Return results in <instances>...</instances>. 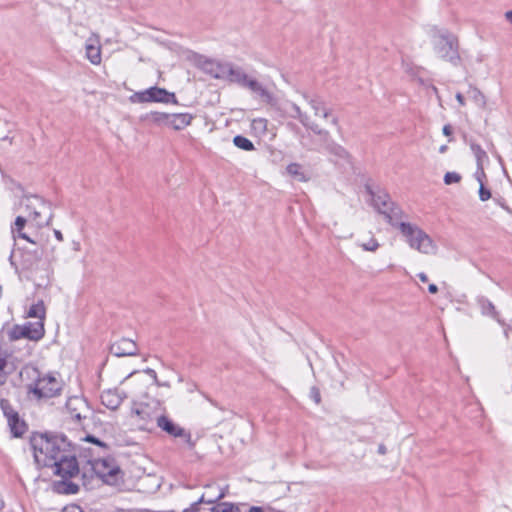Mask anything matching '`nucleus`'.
<instances>
[{"instance_id": "nucleus-35", "label": "nucleus", "mask_w": 512, "mask_h": 512, "mask_svg": "<svg viewBox=\"0 0 512 512\" xmlns=\"http://www.w3.org/2000/svg\"><path fill=\"white\" fill-rule=\"evenodd\" d=\"M360 246L365 251L374 252V251H376L378 249L379 243H378V241L374 237H372V238L369 239L368 242L361 243Z\"/></svg>"}, {"instance_id": "nucleus-17", "label": "nucleus", "mask_w": 512, "mask_h": 512, "mask_svg": "<svg viewBox=\"0 0 512 512\" xmlns=\"http://www.w3.org/2000/svg\"><path fill=\"white\" fill-rule=\"evenodd\" d=\"M66 408L71 418L77 421L87 419L91 413L87 403L79 397L70 398L66 403Z\"/></svg>"}, {"instance_id": "nucleus-34", "label": "nucleus", "mask_w": 512, "mask_h": 512, "mask_svg": "<svg viewBox=\"0 0 512 512\" xmlns=\"http://www.w3.org/2000/svg\"><path fill=\"white\" fill-rule=\"evenodd\" d=\"M462 177L459 173L457 172H447L445 175H444V183L446 185H451V184H454V183H459L461 181Z\"/></svg>"}, {"instance_id": "nucleus-55", "label": "nucleus", "mask_w": 512, "mask_h": 512, "mask_svg": "<svg viewBox=\"0 0 512 512\" xmlns=\"http://www.w3.org/2000/svg\"><path fill=\"white\" fill-rule=\"evenodd\" d=\"M160 384H161L160 386L170 387V385H169V383H168V382H164V383H161V382H160Z\"/></svg>"}, {"instance_id": "nucleus-46", "label": "nucleus", "mask_w": 512, "mask_h": 512, "mask_svg": "<svg viewBox=\"0 0 512 512\" xmlns=\"http://www.w3.org/2000/svg\"><path fill=\"white\" fill-rule=\"evenodd\" d=\"M64 512H83L79 506H72L68 509H65Z\"/></svg>"}, {"instance_id": "nucleus-31", "label": "nucleus", "mask_w": 512, "mask_h": 512, "mask_svg": "<svg viewBox=\"0 0 512 512\" xmlns=\"http://www.w3.org/2000/svg\"><path fill=\"white\" fill-rule=\"evenodd\" d=\"M0 408L6 419L13 418V416L17 415L18 412L15 410L13 405L9 400L1 398L0 399Z\"/></svg>"}, {"instance_id": "nucleus-38", "label": "nucleus", "mask_w": 512, "mask_h": 512, "mask_svg": "<svg viewBox=\"0 0 512 512\" xmlns=\"http://www.w3.org/2000/svg\"><path fill=\"white\" fill-rule=\"evenodd\" d=\"M310 397L314 400L316 404H319L321 402L320 390L316 386L311 387Z\"/></svg>"}, {"instance_id": "nucleus-29", "label": "nucleus", "mask_w": 512, "mask_h": 512, "mask_svg": "<svg viewBox=\"0 0 512 512\" xmlns=\"http://www.w3.org/2000/svg\"><path fill=\"white\" fill-rule=\"evenodd\" d=\"M233 143L237 148L241 150L253 151L255 149V146L252 143V141L242 135L235 136L233 138Z\"/></svg>"}, {"instance_id": "nucleus-45", "label": "nucleus", "mask_w": 512, "mask_h": 512, "mask_svg": "<svg viewBox=\"0 0 512 512\" xmlns=\"http://www.w3.org/2000/svg\"><path fill=\"white\" fill-rule=\"evenodd\" d=\"M452 131H453V129H452L451 125H449V124H447L443 127V134L445 136H450L452 134Z\"/></svg>"}, {"instance_id": "nucleus-37", "label": "nucleus", "mask_w": 512, "mask_h": 512, "mask_svg": "<svg viewBox=\"0 0 512 512\" xmlns=\"http://www.w3.org/2000/svg\"><path fill=\"white\" fill-rule=\"evenodd\" d=\"M60 486L65 487L63 489V492H65L67 494H75L78 492V489H79L78 485L74 484L72 482H69V483L63 482L60 484Z\"/></svg>"}, {"instance_id": "nucleus-9", "label": "nucleus", "mask_w": 512, "mask_h": 512, "mask_svg": "<svg viewBox=\"0 0 512 512\" xmlns=\"http://www.w3.org/2000/svg\"><path fill=\"white\" fill-rule=\"evenodd\" d=\"M160 414L148 404H140L131 412L132 423L140 430L152 431Z\"/></svg>"}, {"instance_id": "nucleus-15", "label": "nucleus", "mask_w": 512, "mask_h": 512, "mask_svg": "<svg viewBox=\"0 0 512 512\" xmlns=\"http://www.w3.org/2000/svg\"><path fill=\"white\" fill-rule=\"evenodd\" d=\"M371 195L372 205L374 208L377 209L379 213L383 214L387 221L392 225V220L389 217L390 213L392 214L394 210H402L390 200V197L386 193L374 194L371 192Z\"/></svg>"}, {"instance_id": "nucleus-52", "label": "nucleus", "mask_w": 512, "mask_h": 512, "mask_svg": "<svg viewBox=\"0 0 512 512\" xmlns=\"http://www.w3.org/2000/svg\"><path fill=\"white\" fill-rule=\"evenodd\" d=\"M54 235H55V237H56V239H57V240H59V241H63V235H62L61 231H59V230H54Z\"/></svg>"}, {"instance_id": "nucleus-11", "label": "nucleus", "mask_w": 512, "mask_h": 512, "mask_svg": "<svg viewBox=\"0 0 512 512\" xmlns=\"http://www.w3.org/2000/svg\"><path fill=\"white\" fill-rule=\"evenodd\" d=\"M17 266L22 272L27 273V277H30L36 271L40 269L42 262V252L39 250H26L22 249L19 253V258L16 260Z\"/></svg>"}, {"instance_id": "nucleus-41", "label": "nucleus", "mask_w": 512, "mask_h": 512, "mask_svg": "<svg viewBox=\"0 0 512 512\" xmlns=\"http://www.w3.org/2000/svg\"><path fill=\"white\" fill-rule=\"evenodd\" d=\"M85 440L98 445L99 447H101L104 450H107V448H108V446L104 442L100 441L99 439L95 438L94 436L89 435L85 438Z\"/></svg>"}, {"instance_id": "nucleus-33", "label": "nucleus", "mask_w": 512, "mask_h": 512, "mask_svg": "<svg viewBox=\"0 0 512 512\" xmlns=\"http://www.w3.org/2000/svg\"><path fill=\"white\" fill-rule=\"evenodd\" d=\"M225 497V493L224 491H220L214 498H207L205 494H203L198 501H196V503H198V505L202 504V503H206V504H214L218 501H220L221 499H223Z\"/></svg>"}, {"instance_id": "nucleus-18", "label": "nucleus", "mask_w": 512, "mask_h": 512, "mask_svg": "<svg viewBox=\"0 0 512 512\" xmlns=\"http://www.w3.org/2000/svg\"><path fill=\"white\" fill-rule=\"evenodd\" d=\"M137 351L136 343L127 338H122L110 346V352L117 357L133 356Z\"/></svg>"}, {"instance_id": "nucleus-43", "label": "nucleus", "mask_w": 512, "mask_h": 512, "mask_svg": "<svg viewBox=\"0 0 512 512\" xmlns=\"http://www.w3.org/2000/svg\"><path fill=\"white\" fill-rule=\"evenodd\" d=\"M266 124H267V120L264 119V118H258V119H254L253 120V126L255 128H258V127H263L265 128L266 127Z\"/></svg>"}, {"instance_id": "nucleus-47", "label": "nucleus", "mask_w": 512, "mask_h": 512, "mask_svg": "<svg viewBox=\"0 0 512 512\" xmlns=\"http://www.w3.org/2000/svg\"><path fill=\"white\" fill-rule=\"evenodd\" d=\"M378 453L381 455H385L387 453V448L384 444H380L378 446Z\"/></svg>"}, {"instance_id": "nucleus-21", "label": "nucleus", "mask_w": 512, "mask_h": 512, "mask_svg": "<svg viewBox=\"0 0 512 512\" xmlns=\"http://www.w3.org/2000/svg\"><path fill=\"white\" fill-rule=\"evenodd\" d=\"M477 303L483 315L489 316L502 324L499 312L496 310L494 304L490 300H488L486 297L481 296L477 299Z\"/></svg>"}, {"instance_id": "nucleus-24", "label": "nucleus", "mask_w": 512, "mask_h": 512, "mask_svg": "<svg viewBox=\"0 0 512 512\" xmlns=\"http://www.w3.org/2000/svg\"><path fill=\"white\" fill-rule=\"evenodd\" d=\"M86 57L94 65L101 63V48L95 40L89 39L86 43Z\"/></svg>"}, {"instance_id": "nucleus-5", "label": "nucleus", "mask_w": 512, "mask_h": 512, "mask_svg": "<svg viewBox=\"0 0 512 512\" xmlns=\"http://www.w3.org/2000/svg\"><path fill=\"white\" fill-rule=\"evenodd\" d=\"M287 113L290 117L298 119L304 127L321 136L324 149L328 153L333 154L341 159H344L348 156L347 151L341 145L337 144L331 139L330 133L327 130L321 129L319 125L311 122L309 116L302 112L301 108L297 104L288 102Z\"/></svg>"}, {"instance_id": "nucleus-19", "label": "nucleus", "mask_w": 512, "mask_h": 512, "mask_svg": "<svg viewBox=\"0 0 512 512\" xmlns=\"http://www.w3.org/2000/svg\"><path fill=\"white\" fill-rule=\"evenodd\" d=\"M310 107L314 111L315 116L327 119L331 116V109L327 108L325 102L318 96L309 97L307 94H303Z\"/></svg>"}, {"instance_id": "nucleus-44", "label": "nucleus", "mask_w": 512, "mask_h": 512, "mask_svg": "<svg viewBox=\"0 0 512 512\" xmlns=\"http://www.w3.org/2000/svg\"><path fill=\"white\" fill-rule=\"evenodd\" d=\"M455 97H456V100L458 101V103H459L461 106H464V105H465V98H464V96H463V94H462V93L458 92V93L456 94V96H455Z\"/></svg>"}, {"instance_id": "nucleus-1", "label": "nucleus", "mask_w": 512, "mask_h": 512, "mask_svg": "<svg viewBox=\"0 0 512 512\" xmlns=\"http://www.w3.org/2000/svg\"><path fill=\"white\" fill-rule=\"evenodd\" d=\"M21 203L24 204L28 216L16 217L14 225L11 227L13 237H19L35 244L36 242L23 232V229L28 221H31L39 228L48 226L53 217L51 205L37 195L24 196Z\"/></svg>"}, {"instance_id": "nucleus-25", "label": "nucleus", "mask_w": 512, "mask_h": 512, "mask_svg": "<svg viewBox=\"0 0 512 512\" xmlns=\"http://www.w3.org/2000/svg\"><path fill=\"white\" fill-rule=\"evenodd\" d=\"M467 96L470 98L478 107L485 108L486 98L483 93L476 87H470L467 91Z\"/></svg>"}, {"instance_id": "nucleus-28", "label": "nucleus", "mask_w": 512, "mask_h": 512, "mask_svg": "<svg viewBox=\"0 0 512 512\" xmlns=\"http://www.w3.org/2000/svg\"><path fill=\"white\" fill-rule=\"evenodd\" d=\"M470 148L476 158L477 166H484V163L489 160L486 151L483 150L479 144L474 142L470 143Z\"/></svg>"}, {"instance_id": "nucleus-49", "label": "nucleus", "mask_w": 512, "mask_h": 512, "mask_svg": "<svg viewBox=\"0 0 512 512\" xmlns=\"http://www.w3.org/2000/svg\"><path fill=\"white\" fill-rule=\"evenodd\" d=\"M188 510H190V512H198L199 511V505L198 503L194 502L193 504H191V506L189 508H187Z\"/></svg>"}, {"instance_id": "nucleus-13", "label": "nucleus", "mask_w": 512, "mask_h": 512, "mask_svg": "<svg viewBox=\"0 0 512 512\" xmlns=\"http://www.w3.org/2000/svg\"><path fill=\"white\" fill-rule=\"evenodd\" d=\"M44 334V326L43 323L38 322L35 326L31 324L27 325H15L13 326L9 332L8 337L10 341H15L21 338H27L30 340H38Z\"/></svg>"}, {"instance_id": "nucleus-3", "label": "nucleus", "mask_w": 512, "mask_h": 512, "mask_svg": "<svg viewBox=\"0 0 512 512\" xmlns=\"http://www.w3.org/2000/svg\"><path fill=\"white\" fill-rule=\"evenodd\" d=\"M22 381L30 380L25 384L27 395L37 401L47 400L60 395L62 383L56 377L45 374L32 366H26L20 371Z\"/></svg>"}, {"instance_id": "nucleus-26", "label": "nucleus", "mask_w": 512, "mask_h": 512, "mask_svg": "<svg viewBox=\"0 0 512 512\" xmlns=\"http://www.w3.org/2000/svg\"><path fill=\"white\" fill-rule=\"evenodd\" d=\"M45 312L46 310L44 302L40 300L29 308L27 316L31 318H37L42 323V320L45 318Z\"/></svg>"}, {"instance_id": "nucleus-20", "label": "nucleus", "mask_w": 512, "mask_h": 512, "mask_svg": "<svg viewBox=\"0 0 512 512\" xmlns=\"http://www.w3.org/2000/svg\"><path fill=\"white\" fill-rule=\"evenodd\" d=\"M124 396L118 390H107L101 394L102 404L110 410H116L123 402Z\"/></svg>"}, {"instance_id": "nucleus-53", "label": "nucleus", "mask_w": 512, "mask_h": 512, "mask_svg": "<svg viewBox=\"0 0 512 512\" xmlns=\"http://www.w3.org/2000/svg\"><path fill=\"white\" fill-rule=\"evenodd\" d=\"M249 512H264L261 507L253 506L250 508Z\"/></svg>"}, {"instance_id": "nucleus-23", "label": "nucleus", "mask_w": 512, "mask_h": 512, "mask_svg": "<svg viewBox=\"0 0 512 512\" xmlns=\"http://www.w3.org/2000/svg\"><path fill=\"white\" fill-rule=\"evenodd\" d=\"M8 426L14 437H22L27 430V425L23 419L20 418L19 413L13 418L7 419Z\"/></svg>"}, {"instance_id": "nucleus-54", "label": "nucleus", "mask_w": 512, "mask_h": 512, "mask_svg": "<svg viewBox=\"0 0 512 512\" xmlns=\"http://www.w3.org/2000/svg\"><path fill=\"white\" fill-rule=\"evenodd\" d=\"M331 122H332L333 125H338V118L337 117H332Z\"/></svg>"}, {"instance_id": "nucleus-57", "label": "nucleus", "mask_w": 512, "mask_h": 512, "mask_svg": "<svg viewBox=\"0 0 512 512\" xmlns=\"http://www.w3.org/2000/svg\"><path fill=\"white\" fill-rule=\"evenodd\" d=\"M445 150H446V146H442V147L440 148V152H442V153H443Z\"/></svg>"}, {"instance_id": "nucleus-8", "label": "nucleus", "mask_w": 512, "mask_h": 512, "mask_svg": "<svg viewBox=\"0 0 512 512\" xmlns=\"http://www.w3.org/2000/svg\"><path fill=\"white\" fill-rule=\"evenodd\" d=\"M131 102L148 103V102H159V103H173L177 104V98L174 93L167 91L164 88L150 87L144 91L135 92L130 97Z\"/></svg>"}, {"instance_id": "nucleus-50", "label": "nucleus", "mask_w": 512, "mask_h": 512, "mask_svg": "<svg viewBox=\"0 0 512 512\" xmlns=\"http://www.w3.org/2000/svg\"><path fill=\"white\" fill-rule=\"evenodd\" d=\"M505 19L510 23L512 24V10H509L505 13Z\"/></svg>"}, {"instance_id": "nucleus-16", "label": "nucleus", "mask_w": 512, "mask_h": 512, "mask_svg": "<svg viewBox=\"0 0 512 512\" xmlns=\"http://www.w3.org/2000/svg\"><path fill=\"white\" fill-rule=\"evenodd\" d=\"M244 88L249 89L263 103L268 104V105L276 104V98L273 95V93L270 90H268L257 79L251 77Z\"/></svg>"}, {"instance_id": "nucleus-12", "label": "nucleus", "mask_w": 512, "mask_h": 512, "mask_svg": "<svg viewBox=\"0 0 512 512\" xmlns=\"http://www.w3.org/2000/svg\"><path fill=\"white\" fill-rule=\"evenodd\" d=\"M155 426L159 427L169 436L175 438H183L190 449H193L195 447V441L192 440L191 433L186 431L184 428L180 427L176 423H174L167 416L160 414L159 418H157Z\"/></svg>"}, {"instance_id": "nucleus-56", "label": "nucleus", "mask_w": 512, "mask_h": 512, "mask_svg": "<svg viewBox=\"0 0 512 512\" xmlns=\"http://www.w3.org/2000/svg\"><path fill=\"white\" fill-rule=\"evenodd\" d=\"M4 507V502L0 499V511L3 509Z\"/></svg>"}, {"instance_id": "nucleus-39", "label": "nucleus", "mask_w": 512, "mask_h": 512, "mask_svg": "<svg viewBox=\"0 0 512 512\" xmlns=\"http://www.w3.org/2000/svg\"><path fill=\"white\" fill-rule=\"evenodd\" d=\"M479 197L481 201H487L491 197V192L484 187V184L480 185Z\"/></svg>"}, {"instance_id": "nucleus-36", "label": "nucleus", "mask_w": 512, "mask_h": 512, "mask_svg": "<svg viewBox=\"0 0 512 512\" xmlns=\"http://www.w3.org/2000/svg\"><path fill=\"white\" fill-rule=\"evenodd\" d=\"M153 120L159 123H165L169 125V120L171 119V114L155 112L152 114Z\"/></svg>"}, {"instance_id": "nucleus-32", "label": "nucleus", "mask_w": 512, "mask_h": 512, "mask_svg": "<svg viewBox=\"0 0 512 512\" xmlns=\"http://www.w3.org/2000/svg\"><path fill=\"white\" fill-rule=\"evenodd\" d=\"M8 366V362L6 359V356H2L0 354V385H3L7 381L8 372L6 371V368Z\"/></svg>"}, {"instance_id": "nucleus-59", "label": "nucleus", "mask_w": 512, "mask_h": 512, "mask_svg": "<svg viewBox=\"0 0 512 512\" xmlns=\"http://www.w3.org/2000/svg\"><path fill=\"white\" fill-rule=\"evenodd\" d=\"M183 512H190V510H188V509H185V510H184Z\"/></svg>"}, {"instance_id": "nucleus-2", "label": "nucleus", "mask_w": 512, "mask_h": 512, "mask_svg": "<svg viewBox=\"0 0 512 512\" xmlns=\"http://www.w3.org/2000/svg\"><path fill=\"white\" fill-rule=\"evenodd\" d=\"M30 446L35 463L40 467H49L58 458V454L67 453L71 444L63 435L33 433L30 437Z\"/></svg>"}, {"instance_id": "nucleus-6", "label": "nucleus", "mask_w": 512, "mask_h": 512, "mask_svg": "<svg viewBox=\"0 0 512 512\" xmlns=\"http://www.w3.org/2000/svg\"><path fill=\"white\" fill-rule=\"evenodd\" d=\"M212 66L210 72L215 78H226L230 82L236 83L241 87H245L249 79V75L240 67H235L230 63H209Z\"/></svg>"}, {"instance_id": "nucleus-7", "label": "nucleus", "mask_w": 512, "mask_h": 512, "mask_svg": "<svg viewBox=\"0 0 512 512\" xmlns=\"http://www.w3.org/2000/svg\"><path fill=\"white\" fill-rule=\"evenodd\" d=\"M434 50L441 59L449 61L454 65L459 63L458 41L454 36H437L434 42Z\"/></svg>"}, {"instance_id": "nucleus-22", "label": "nucleus", "mask_w": 512, "mask_h": 512, "mask_svg": "<svg viewBox=\"0 0 512 512\" xmlns=\"http://www.w3.org/2000/svg\"><path fill=\"white\" fill-rule=\"evenodd\" d=\"M193 116L189 113H174L171 114L169 126L175 130H181L189 126L192 122Z\"/></svg>"}, {"instance_id": "nucleus-27", "label": "nucleus", "mask_w": 512, "mask_h": 512, "mask_svg": "<svg viewBox=\"0 0 512 512\" xmlns=\"http://www.w3.org/2000/svg\"><path fill=\"white\" fill-rule=\"evenodd\" d=\"M287 173L292 177L296 178L298 181L306 182L309 178L306 176L304 171L302 170V166L298 163H291L286 168Z\"/></svg>"}, {"instance_id": "nucleus-48", "label": "nucleus", "mask_w": 512, "mask_h": 512, "mask_svg": "<svg viewBox=\"0 0 512 512\" xmlns=\"http://www.w3.org/2000/svg\"><path fill=\"white\" fill-rule=\"evenodd\" d=\"M428 290L431 294H436L438 292V287L435 284H430L428 286Z\"/></svg>"}, {"instance_id": "nucleus-4", "label": "nucleus", "mask_w": 512, "mask_h": 512, "mask_svg": "<svg viewBox=\"0 0 512 512\" xmlns=\"http://www.w3.org/2000/svg\"><path fill=\"white\" fill-rule=\"evenodd\" d=\"M389 217L392 220V226L401 232L412 249L423 254L435 253L437 247L430 236L419 226L404 221L406 216L403 211L394 210Z\"/></svg>"}, {"instance_id": "nucleus-58", "label": "nucleus", "mask_w": 512, "mask_h": 512, "mask_svg": "<svg viewBox=\"0 0 512 512\" xmlns=\"http://www.w3.org/2000/svg\"><path fill=\"white\" fill-rule=\"evenodd\" d=\"M289 126H290V127H292L293 129H294V128H295V129L297 128V126H296L295 124H289Z\"/></svg>"}, {"instance_id": "nucleus-40", "label": "nucleus", "mask_w": 512, "mask_h": 512, "mask_svg": "<svg viewBox=\"0 0 512 512\" xmlns=\"http://www.w3.org/2000/svg\"><path fill=\"white\" fill-rule=\"evenodd\" d=\"M484 166H477V170L475 172V178L481 184H483V178H485Z\"/></svg>"}, {"instance_id": "nucleus-14", "label": "nucleus", "mask_w": 512, "mask_h": 512, "mask_svg": "<svg viewBox=\"0 0 512 512\" xmlns=\"http://www.w3.org/2000/svg\"><path fill=\"white\" fill-rule=\"evenodd\" d=\"M92 464V468L95 473L103 479H107L109 477H113L116 475L120 469L115 463L113 458H98L90 461Z\"/></svg>"}, {"instance_id": "nucleus-10", "label": "nucleus", "mask_w": 512, "mask_h": 512, "mask_svg": "<svg viewBox=\"0 0 512 512\" xmlns=\"http://www.w3.org/2000/svg\"><path fill=\"white\" fill-rule=\"evenodd\" d=\"M54 468V473L62 478H72L79 473V466L71 447L67 453L58 454V458L50 465Z\"/></svg>"}, {"instance_id": "nucleus-42", "label": "nucleus", "mask_w": 512, "mask_h": 512, "mask_svg": "<svg viewBox=\"0 0 512 512\" xmlns=\"http://www.w3.org/2000/svg\"><path fill=\"white\" fill-rule=\"evenodd\" d=\"M145 373H147L149 376H151V377H152V379H153V381H154V383H155L157 386H159V387H160V385H161V384H160V381H159V380H158V378H157V374H156L155 370H153V369H151V368H147V369L145 370Z\"/></svg>"}, {"instance_id": "nucleus-51", "label": "nucleus", "mask_w": 512, "mask_h": 512, "mask_svg": "<svg viewBox=\"0 0 512 512\" xmlns=\"http://www.w3.org/2000/svg\"><path fill=\"white\" fill-rule=\"evenodd\" d=\"M418 278L420 279L421 282L424 283L428 281V276L423 272L418 274Z\"/></svg>"}, {"instance_id": "nucleus-30", "label": "nucleus", "mask_w": 512, "mask_h": 512, "mask_svg": "<svg viewBox=\"0 0 512 512\" xmlns=\"http://www.w3.org/2000/svg\"><path fill=\"white\" fill-rule=\"evenodd\" d=\"M210 512H240V508L238 505L230 502H220L213 506Z\"/></svg>"}]
</instances>
